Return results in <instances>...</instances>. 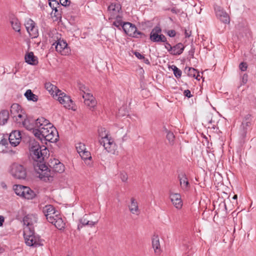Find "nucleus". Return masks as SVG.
Listing matches in <instances>:
<instances>
[{
    "label": "nucleus",
    "instance_id": "31",
    "mask_svg": "<svg viewBox=\"0 0 256 256\" xmlns=\"http://www.w3.org/2000/svg\"><path fill=\"white\" fill-rule=\"evenodd\" d=\"M25 60L28 64H35L36 57L34 56L33 52H30L26 55Z\"/></svg>",
    "mask_w": 256,
    "mask_h": 256
},
{
    "label": "nucleus",
    "instance_id": "23",
    "mask_svg": "<svg viewBox=\"0 0 256 256\" xmlns=\"http://www.w3.org/2000/svg\"><path fill=\"white\" fill-rule=\"evenodd\" d=\"M184 46L182 43H179L172 47L171 54L173 55L180 54L184 50Z\"/></svg>",
    "mask_w": 256,
    "mask_h": 256
},
{
    "label": "nucleus",
    "instance_id": "18",
    "mask_svg": "<svg viewBox=\"0 0 256 256\" xmlns=\"http://www.w3.org/2000/svg\"><path fill=\"white\" fill-rule=\"evenodd\" d=\"M251 125L250 121L242 122L240 127V134L242 138H244L246 136L248 129Z\"/></svg>",
    "mask_w": 256,
    "mask_h": 256
},
{
    "label": "nucleus",
    "instance_id": "1",
    "mask_svg": "<svg viewBox=\"0 0 256 256\" xmlns=\"http://www.w3.org/2000/svg\"><path fill=\"white\" fill-rule=\"evenodd\" d=\"M30 155L34 160V167L35 172L38 174V177L49 178L51 172L46 164V160L50 156L49 150L44 146H40L34 140H31L29 144Z\"/></svg>",
    "mask_w": 256,
    "mask_h": 256
},
{
    "label": "nucleus",
    "instance_id": "56",
    "mask_svg": "<svg viewBox=\"0 0 256 256\" xmlns=\"http://www.w3.org/2000/svg\"><path fill=\"white\" fill-rule=\"evenodd\" d=\"M124 22L119 21H115L114 22L113 24L117 28H119L120 26L122 27Z\"/></svg>",
    "mask_w": 256,
    "mask_h": 256
},
{
    "label": "nucleus",
    "instance_id": "48",
    "mask_svg": "<svg viewBox=\"0 0 256 256\" xmlns=\"http://www.w3.org/2000/svg\"><path fill=\"white\" fill-rule=\"evenodd\" d=\"M42 132H45L44 134H42V138L44 141H46V138L47 137V136H46V135L48 134V133H50V131L49 130V128H48V127H43L42 128Z\"/></svg>",
    "mask_w": 256,
    "mask_h": 256
},
{
    "label": "nucleus",
    "instance_id": "20",
    "mask_svg": "<svg viewBox=\"0 0 256 256\" xmlns=\"http://www.w3.org/2000/svg\"><path fill=\"white\" fill-rule=\"evenodd\" d=\"M130 211L133 214H138L139 212L138 202L134 198L130 199V204L129 206Z\"/></svg>",
    "mask_w": 256,
    "mask_h": 256
},
{
    "label": "nucleus",
    "instance_id": "33",
    "mask_svg": "<svg viewBox=\"0 0 256 256\" xmlns=\"http://www.w3.org/2000/svg\"><path fill=\"white\" fill-rule=\"evenodd\" d=\"M121 8L118 4L112 3L108 7V10L115 14L120 10Z\"/></svg>",
    "mask_w": 256,
    "mask_h": 256
},
{
    "label": "nucleus",
    "instance_id": "53",
    "mask_svg": "<svg viewBox=\"0 0 256 256\" xmlns=\"http://www.w3.org/2000/svg\"><path fill=\"white\" fill-rule=\"evenodd\" d=\"M98 134H99V136L101 138V135L102 134H106V130L104 128H99L98 129Z\"/></svg>",
    "mask_w": 256,
    "mask_h": 256
},
{
    "label": "nucleus",
    "instance_id": "52",
    "mask_svg": "<svg viewBox=\"0 0 256 256\" xmlns=\"http://www.w3.org/2000/svg\"><path fill=\"white\" fill-rule=\"evenodd\" d=\"M22 114H23V112H19V113L16 114V117L18 118V120L22 121V120L26 119L25 118L24 116Z\"/></svg>",
    "mask_w": 256,
    "mask_h": 256
},
{
    "label": "nucleus",
    "instance_id": "25",
    "mask_svg": "<svg viewBox=\"0 0 256 256\" xmlns=\"http://www.w3.org/2000/svg\"><path fill=\"white\" fill-rule=\"evenodd\" d=\"M33 216L32 215H27L23 219L24 224V225L26 226V228H24V230H28V228H33L32 226L33 225V221H32Z\"/></svg>",
    "mask_w": 256,
    "mask_h": 256
},
{
    "label": "nucleus",
    "instance_id": "58",
    "mask_svg": "<svg viewBox=\"0 0 256 256\" xmlns=\"http://www.w3.org/2000/svg\"><path fill=\"white\" fill-rule=\"evenodd\" d=\"M168 34L170 37H174L176 36V32L174 30H170L168 32Z\"/></svg>",
    "mask_w": 256,
    "mask_h": 256
},
{
    "label": "nucleus",
    "instance_id": "24",
    "mask_svg": "<svg viewBox=\"0 0 256 256\" xmlns=\"http://www.w3.org/2000/svg\"><path fill=\"white\" fill-rule=\"evenodd\" d=\"M20 124H22L26 130H31L36 128V125L34 124H32L30 122V120L28 118L22 120L20 123Z\"/></svg>",
    "mask_w": 256,
    "mask_h": 256
},
{
    "label": "nucleus",
    "instance_id": "7",
    "mask_svg": "<svg viewBox=\"0 0 256 256\" xmlns=\"http://www.w3.org/2000/svg\"><path fill=\"white\" fill-rule=\"evenodd\" d=\"M122 28L124 32L130 36L138 38L139 35L142 34V32L137 31V28L134 24L129 22H124Z\"/></svg>",
    "mask_w": 256,
    "mask_h": 256
},
{
    "label": "nucleus",
    "instance_id": "42",
    "mask_svg": "<svg viewBox=\"0 0 256 256\" xmlns=\"http://www.w3.org/2000/svg\"><path fill=\"white\" fill-rule=\"evenodd\" d=\"M45 88H46L50 92H54V90H56L57 88L50 84V82H48L45 84Z\"/></svg>",
    "mask_w": 256,
    "mask_h": 256
},
{
    "label": "nucleus",
    "instance_id": "28",
    "mask_svg": "<svg viewBox=\"0 0 256 256\" xmlns=\"http://www.w3.org/2000/svg\"><path fill=\"white\" fill-rule=\"evenodd\" d=\"M24 95L28 100H31L36 102L38 100V96L33 94L32 90H28L24 93Z\"/></svg>",
    "mask_w": 256,
    "mask_h": 256
},
{
    "label": "nucleus",
    "instance_id": "41",
    "mask_svg": "<svg viewBox=\"0 0 256 256\" xmlns=\"http://www.w3.org/2000/svg\"><path fill=\"white\" fill-rule=\"evenodd\" d=\"M82 158L84 160L88 158H92L90 152L86 150L80 154Z\"/></svg>",
    "mask_w": 256,
    "mask_h": 256
},
{
    "label": "nucleus",
    "instance_id": "45",
    "mask_svg": "<svg viewBox=\"0 0 256 256\" xmlns=\"http://www.w3.org/2000/svg\"><path fill=\"white\" fill-rule=\"evenodd\" d=\"M248 80V76L246 74H244L242 76H241V80L240 84L239 86H238V88L242 85H244L246 84Z\"/></svg>",
    "mask_w": 256,
    "mask_h": 256
},
{
    "label": "nucleus",
    "instance_id": "19",
    "mask_svg": "<svg viewBox=\"0 0 256 256\" xmlns=\"http://www.w3.org/2000/svg\"><path fill=\"white\" fill-rule=\"evenodd\" d=\"M9 117L10 114L8 110H2L0 112V125H4L7 122Z\"/></svg>",
    "mask_w": 256,
    "mask_h": 256
},
{
    "label": "nucleus",
    "instance_id": "39",
    "mask_svg": "<svg viewBox=\"0 0 256 256\" xmlns=\"http://www.w3.org/2000/svg\"><path fill=\"white\" fill-rule=\"evenodd\" d=\"M76 149L78 152L80 154L86 150V146L83 143L78 142L76 144Z\"/></svg>",
    "mask_w": 256,
    "mask_h": 256
},
{
    "label": "nucleus",
    "instance_id": "10",
    "mask_svg": "<svg viewBox=\"0 0 256 256\" xmlns=\"http://www.w3.org/2000/svg\"><path fill=\"white\" fill-rule=\"evenodd\" d=\"M214 8L218 18L224 23L227 24L230 22V17L222 8L219 6L216 5Z\"/></svg>",
    "mask_w": 256,
    "mask_h": 256
},
{
    "label": "nucleus",
    "instance_id": "34",
    "mask_svg": "<svg viewBox=\"0 0 256 256\" xmlns=\"http://www.w3.org/2000/svg\"><path fill=\"white\" fill-rule=\"evenodd\" d=\"M184 72L186 73H187L188 75L191 77H195L196 76V73H198V71L197 70L190 67H186Z\"/></svg>",
    "mask_w": 256,
    "mask_h": 256
},
{
    "label": "nucleus",
    "instance_id": "15",
    "mask_svg": "<svg viewBox=\"0 0 256 256\" xmlns=\"http://www.w3.org/2000/svg\"><path fill=\"white\" fill-rule=\"evenodd\" d=\"M49 130L50 131L48 134L46 135L47 136L46 138V141L50 142H56L58 140V134L56 129L53 126L49 128Z\"/></svg>",
    "mask_w": 256,
    "mask_h": 256
},
{
    "label": "nucleus",
    "instance_id": "54",
    "mask_svg": "<svg viewBox=\"0 0 256 256\" xmlns=\"http://www.w3.org/2000/svg\"><path fill=\"white\" fill-rule=\"evenodd\" d=\"M85 164L90 166H92V158H88L84 160Z\"/></svg>",
    "mask_w": 256,
    "mask_h": 256
},
{
    "label": "nucleus",
    "instance_id": "61",
    "mask_svg": "<svg viewBox=\"0 0 256 256\" xmlns=\"http://www.w3.org/2000/svg\"><path fill=\"white\" fill-rule=\"evenodd\" d=\"M96 223H97V222H92V221L88 220V224H87L86 226H88L90 227H92V226H94Z\"/></svg>",
    "mask_w": 256,
    "mask_h": 256
},
{
    "label": "nucleus",
    "instance_id": "32",
    "mask_svg": "<svg viewBox=\"0 0 256 256\" xmlns=\"http://www.w3.org/2000/svg\"><path fill=\"white\" fill-rule=\"evenodd\" d=\"M32 130L34 136L43 143L42 140L44 139L42 138V134H44L45 132H42V128H39V129L34 128Z\"/></svg>",
    "mask_w": 256,
    "mask_h": 256
},
{
    "label": "nucleus",
    "instance_id": "59",
    "mask_svg": "<svg viewBox=\"0 0 256 256\" xmlns=\"http://www.w3.org/2000/svg\"><path fill=\"white\" fill-rule=\"evenodd\" d=\"M239 67L242 72H244L248 68V65H239Z\"/></svg>",
    "mask_w": 256,
    "mask_h": 256
},
{
    "label": "nucleus",
    "instance_id": "16",
    "mask_svg": "<svg viewBox=\"0 0 256 256\" xmlns=\"http://www.w3.org/2000/svg\"><path fill=\"white\" fill-rule=\"evenodd\" d=\"M36 127L38 128H50L53 127V125L50 123L48 120L44 117L37 118L35 120Z\"/></svg>",
    "mask_w": 256,
    "mask_h": 256
},
{
    "label": "nucleus",
    "instance_id": "47",
    "mask_svg": "<svg viewBox=\"0 0 256 256\" xmlns=\"http://www.w3.org/2000/svg\"><path fill=\"white\" fill-rule=\"evenodd\" d=\"M120 178L123 182H126L128 180V176L125 172H121L120 173Z\"/></svg>",
    "mask_w": 256,
    "mask_h": 256
},
{
    "label": "nucleus",
    "instance_id": "43",
    "mask_svg": "<svg viewBox=\"0 0 256 256\" xmlns=\"http://www.w3.org/2000/svg\"><path fill=\"white\" fill-rule=\"evenodd\" d=\"M78 86L79 90L84 92V95L88 93L86 92L88 90V89L86 86L84 84L80 83V82H78Z\"/></svg>",
    "mask_w": 256,
    "mask_h": 256
},
{
    "label": "nucleus",
    "instance_id": "26",
    "mask_svg": "<svg viewBox=\"0 0 256 256\" xmlns=\"http://www.w3.org/2000/svg\"><path fill=\"white\" fill-rule=\"evenodd\" d=\"M42 212L46 216H48V215H51L54 214V208L52 205H46L43 208Z\"/></svg>",
    "mask_w": 256,
    "mask_h": 256
},
{
    "label": "nucleus",
    "instance_id": "27",
    "mask_svg": "<svg viewBox=\"0 0 256 256\" xmlns=\"http://www.w3.org/2000/svg\"><path fill=\"white\" fill-rule=\"evenodd\" d=\"M10 24L14 30L16 32H20V23L17 18H12L10 20Z\"/></svg>",
    "mask_w": 256,
    "mask_h": 256
},
{
    "label": "nucleus",
    "instance_id": "55",
    "mask_svg": "<svg viewBox=\"0 0 256 256\" xmlns=\"http://www.w3.org/2000/svg\"><path fill=\"white\" fill-rule=\"evenodd\" d=\"M0 144H1L2 146H6V145H8V142L7 139L4 138H2L0 141Z\"/></svg>",
    "mask_w": 256,
    "mask_h": 256
},
{
    "label": "nucleus",
    "instance_id": "12",
    "mask_svg": "<svg viewBox=\"0 0 256 256\" xmlns=\"http://www.w3.org/2000/svg\"><path fill=\"white\" fill-rule=\"evenodd\" d=\"M178 178L180 180L182 188L185 190H188L190 188V184L188 181L186 173L184 172H180L178 174Z\"/></svg>",
    "mask_w": 256,
    "mask_h": 256
},
{
    "label": "nucleus",
    "instance_id": "2",
    "mask_svg": "<svg viewBox=\"0 0 256 256\" xmlns=\"http://www.w3.org/2000/svg\"><path fill=\"white\" fill-rule=\"evenodd\" d=\"M50 41L53 42L52 45H55L56 50L62 55H66L69 53L70 50L68 48L67 43L59 38V34L56 30L52 31L50 34Z\"/></svg>",
    "mask_w": 256,
    "mask_h": 256
},
{
    "label": "nucleus",
    "instance_id": "21",
    "mask_svg": "<svg viewBox=\"0 0 256 256\" xmlns=\"http://www.w3.org/2000/svg\"><path fill=\"white\" fill-rule=\"evenodd\" d=\"M152 246L154 249L155 253L159 254L160 252V248L158 236H154L152 238Z\"/></svg>",
    "mask_w": 256,
    "mask_h": 256
},
{
    "label": "nucleus",
    "instance_id": "29",
    "mask_svg": "<svg viewBox=\"0 0 256 256\" xmlns=\"http://www.w3.org/2000/svg\"><path fill=\"white\" fill-rule=\"evenodd\" d=\"M104 148L108 152L114 153V152L116 144L112 138H110V142L106 144Z\"/></svg>",
    "mask_w": 256,
    "mask_h": 256
},
{
    "label": "nucleus",
    "instance_id": "35",
    "mask_svg": "<svg viewBox=\"0 0 256 256\" xmlns=\"http://www.w3.org/2000/svg\"><path fill=\"white\" fill-rule=\"evenodd\" d=\"M110 138H112L110 137H108V134H102L101 138L99 140V142L101 145H102L104 147L106 146V144H108V142H110Z\"/></svg>",
    "mask_w": 256,
    "mask_h": 256
},
{
    "label": "nucleus",
    "instance_id": "5",
    "mask_svg": "<svg viewBox=\"0 0 256 256\" xmlns=\"http://www.w3.org/2000/svg\"><path fill=\"white\" fill-rule=\"evenodd\" d=\"M49 166L52 168V170H50L48 168V170H50L51 172V176H50L49 178H42V179H44V180H46V178L48 180H52L54 176V175L52 174L54 172L56 173H62L64 170V165L58 160H54L51 162V165H49Z\"/></svg>",
    "mask_w": 256,
    "mask_h": 256
},
{
    "label": "nucleus",
    "instance_id": "40",
    "mask_svg": "<svg viewBox=\"0 0 256 256\" xmlns=\"http://www.w3.org/2000/svg\"><path fill=\"white\" fill-rule=\"evenodd\" d=\"M80 224L78 226V230H80L84 226H86L87 225V224H88V220H86L84 218H82L79 220Z\"/></svg>",
    "mask_w": 256,
    "mask_h": 256
},
{
    "label": "nucleus",
    "instance_id": "11",
    "mask_svg": "<svg viewBox=\"0 0 256 256\" xmlns=\"http://www.w3.org/2000/svg\"><path fill=\"white\" fill-rule=\"evenodd\" d=\"M21 134L19 130H14L9 135L8 141L13 146H17L20 142Z\"/></svg>",
    "mask_w": 256,
    "mask_h": 256
},
{
    "label": "nucleus",
    "instance_id": "14",
    "mask_svg": "<svg viewBox=\"0 0 256 256\" xmlns=\"http://www.w3.org/2000/svg\"><path fill=\"white\" fill-rule=\"evenodd\" d=\"M22 111L23 110L22 109L21 106L18 104H13L11 106L10 110V116L13 118H15L14 120L16 123H20L21 121L18 120L16 114L19 112H22Z\"/></svg>",
    "mask_w": 256,
    "mask_h": 256
},
{
    "label": "nucleus",
    "instance_id": "51",
    "mask_svg": "<svg viewBox=\"0 0 256 256\" xmlns=\"http://www.w3.org/2000/svg\"><path fill=\"white\" fill-rule=\"evenodd\" d=\"M60 4L63 6H68L70 4V0H60Z\"/></svg>",
    "mask_w": 256,
    "mask_h": 256
},
{
    "label": "nucleus",
    "instance_id": "8",
    "mask_svg": "<svg viewBox=\"0 0 256 256\" xmlns=\"http://www.w3.org/2000/svg\"><path fill=\"white\" fill-rule=\"evenodd\" d=\"M28 32L32 38H36L38 36V28L35 22L30 18H28L24 24Z\"/></svg>",
    "mask_w": 256,
    "mask_h": 256
},
{
    "label": "nucleus",
    "instance_id": "30",
    "mask_svg": "<svg viewBox=\"0 0 256 256\" xmlns=\"http://www.w3.org/2000/svg\"><path fill=\"white\" fill-rule=\"evenodd\" d=\"M26 188V186L22 185H14V190L16 195L22 197L24 196V194L23 191Z\"/></svg>",
    "mask_w": 256,
    "mask_h": 256
},
{
    "label": "nucleus",
    "instance_id": "63",
    "mask_svg": "<svg viewBox=\"0 0 256 256\" xmlns=\"http://www.w3.org/2000/svg\"><path fill=\"white\" fill-rule=\"evenodd\" d=\"M163 132L165 133L168 134V132H170V131L168 130L167 128L166 127V126H163Z\"/></svg>",
    "mask_w": 256,
    "mask_h": 256
},
{
    "label": "nucleus",
    "instance_id": "9",
    "mask_svg": "<svg viewBox=\"0 0 256 256\" xmlns=\"http://www.w3.org/2000/svg\"><path fill=\"white\" fill-rule=\"evenodd\" d=\"M162 30L159 26H156L153 28L150 34V40L153 42H166V36L160 34Z\"/></svg>",
    "mask_w": 256,
    "mask_h": 256
},
{
    "label": "nucleus",
    "instance_id": "4",
    "mask_svg": "<svg viewBox=\"0 0 256 256\" xmlns=\"http://www.w3.org/2000/svg\"><path fill=\"white\" fill-rule=\"evenodd\" d=\"M10 172L15 178L26 180L27 176L26 168L22 164L14 162L10 167Z\"/></svg>",
    "mask_w": 256,
    "mask_h": 256
},
{
    "label": "nucleus",
    "instance_id": "3",
    "mask_svg": "<svg viewBox=\"0 0 256 256\" xmlns=\"http://www.w3.org/2000/svg\"><path fill=\"white\" fill-rule=\"evenodd\" d=\"M24 236L26 244L28 246L38 247L42 245L40 236L35 235L34 228H28V230H24Z\"/></svg>",
    "mask_w": 256,
    "mask_h": 256
},
{
    "label": "nucleus",
    "instance_id": "62",
    "mask_svg": "<svg viewBox=\"0 0 256 256\" xmlns=\"http://www.w3.org/2000/svg\"><path fill=\"white\" fill-rule=\"evenodd\" d=\"M4 222V218L3 216H0V226H3V224Z\"/></svg>",
    "mask_w": 256,
    "mask_h": 256
},
{
    "label": "nucleus",
    "instance_id": "44",
    "mask_svg": "<svg viewBox=\"0 0 256 256\" xmlns=\"http://www.w3.org/2000/svg\"><path fill=\"white\" fill-rule=\"evenodd\" d=\"M49 5L51 8L55 10V12H58V10L56 6H59V4L55 0H52L49 2Z\"/></svg>",
    "mask_w": 256,
    "mask_h": 256
},
{
    "label": "nucleus",
    "instance_id": "38",
    "mask_svg": "<svg viewBox=\"0 0 256 256\" xmlns=\"http://www.w3.org/2000/svg\"><path fill=\"white\" fill-rule=\"evenodd\" d=\"M166 138L168 140L169 144L171 146L174 145L175 136L172 132H168V134H166Z\"/></svg>",
    "mask_w": 256,
    "mask_h": 256
},
{
    "label": "nucleus",
    "instance_id": "22",
    "mask_svg": "<svg viewBox=\"0 0 256 256\" xmlns=\"http://www.w3.org/2000/svg\"><path fill=\"white\" fill-rule=\"evenodd\" d=\"M24 196L22 198H24L28 200H32L35 198L36 194L32 190H31L29 187L26 186V188H24L23 191Z\"/></svg>",
    "mask_w": 256,
    "mask_h": 256
},
{
    "label": "nucleus",
    "instance_id": "49",
    "mask_svg": "<svg viewBox=\"0 0 256 256\" xmlns=\"http://www.w3.org/2000/svg\"><path fill=\"white\" fill-rule=\"evenodd\" d=\"M184 95L188 98H190L192 96L191 94L190 91L189 90H184Z\"/></svg>",
    "mask_w": 256,
    "mask_h": 256
},
{
    "label": "nucleus",
    "instance_id": "46",
    "mask_svg": "<svg viewBox=\"0 0 256 256\" xmlns=\"http://www.w3.org/2000/svg\"><path fill=\"white\" fill-rule=\"evenodd\" d=\"M134 54L136 56V58H138V59H140V60L144 59V63L147 64H149V62H148V60L144 58V56L142 54L140 53L139 52H134Z\"/></svg>",
    "mask_w": 256,
    "mask_h": 256
},
{
    "label": "nucleus",
    "instance_id": "6",
    "mask_svg": "<svg viewBox=\"0 0 256 256\" xmlns=\"http://www.w3.org/2000/svg\"><path fill=\"white\" fill-rule=\"evenodd\" d=\"M56 95L58 96V100L60 103L64 104V106L66 108L72 109V105L74 104L73 101L70 96H67L64 92H62L59 90H57Z\"/></svg>",
    "mask_w": 256,
    "mask_h": 256
},
{
    "label": "nucleus",
    "instance_id": "57",
    "mask_svg": "<svg viewBox=\"0 0 256 256\" xmlns=\"http://www.w3.org/2000/svg\"><path fill=\"white\" fill-rule=\"evenodd\" d=\"M248 122L250 121V122H252V118H251V115L250 114H248L246 115L243 120L242 122Z\"/></svg>",
    "mask_w": 256,
    "mask_h": 256
},
{
    "label": "nucleus",
    "instance_id": "13",
    "mask_svg": "<svg viewBox=\"0 0 256 256\" xmlns=\"http://www.w3.org/2000/svg\"><path fill=\"white\" fill-rule=\"evenodd\" d=\"M82 97L84 99L85 104L92 110L96 105V102L92 95L90 93H87L86 95H83Z\"/></svg>",
    "mask_w": 256,
    "mask_h": 256
},
{
    "label": "nucleus",
    "instance_id": "17",
    "mask_svg": "<svg viewBox=\"0 0 256 256\" xmlns=\"http://www.w3.org/2000/svg\"><path fill=\"white\" fill-rule=\"evenodd\" d=\"M170 198L172 204L178 209L182 208V206L181 196L179 194H172L170 195Z\"/></svg>",
    "mask_w": 256,
    "mask_h": 256
},
{
    "label": "nucleus",
    "instance_id": "60",
    "mask_svg": "<svg viewBox=\"0 0 256 256\" xmlns=\"http://www.w3.org/2000/svg\"><path fill=\"white\" fill-rule=\"evenodd\" d=\"M172 47L171 45L168 43H166L165 45V48L171 54V51L172 49Z\"/></svg>",
    "mask_w": 256,
    "mask_h": 256
},
{
    "label": "nucleus",
    "instance_id": "37",
    "mask_svg": "<svg viewBox=\"0 0 256 256\" xmlns=\"http://www.w3.org/2000/svg\"><path fill=\"white\" fill-rule=\"evenodd\" d=\"M54 224L57 228L60 230L62 229V228H64L65 225V224L63 222L62 218H61L56 220L54 221Z\"/></svg>",
    "mask_w": 256,
    "mask_h": 256
},
{
    "label": "nucleus",
    "instance_id": "50",
    "mask_svg": "<svg viewBox=\"0 0 256 256\" xmlns=\"http://www.w3.org/2000/svg\"><path fill=\"white\" fill-rule=\"evenodd\" d=\"M46 217L48 221L52 224H54V221L56 220V219L54 218V216H52L51 215H48V216Z\"/></svg>",
    "mask_w": 256,
    "mask_h": 256
},
{
    "label": "nucleus",
    "instance_id": "36",
    "mask_svg": "<svg viewBox=\"0 0 256 256\" xmlns=\"http://www.w3.org/2000/svg\"><path fill=\"white\" fill-rule=\"evenodd\" d=\"M168 67L173 70L174 74L176 78H180L182 76V71L176 65H168Z\"/></svg>",
    "mask_w": 256,
    "mask_h": 256
},
{
    "label": "nucleus",
    "instance_id": "64",
    "mask_svg": "<svg viewBox=\"0 0 256 256\" xmlns=\"http://www.w3.org/2000/svg\"><path fill=\"white\" fill-rule=\"evenodd\" d=\"M186 37L188 38L190 36V32H188L187 30L185 31Z\"/></svg>",
    "mask_w": 256,
    "mask_h": 256
}]
</instances>
